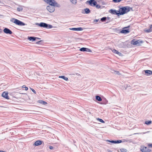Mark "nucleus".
Masks as SVG:
<instances>
[{
  "label": "nucleus",
  "mask_w": 152,
  "mask_h": 152,
  "mask_svg": "<svg viewBox=\"0 0 152 152\" xmlns=\"http://www.w3.org/2000/svg\"><path fill=\"white\" fill-rule=\"evenodd\" d=\"M131 8L128 6L120 8L118 10L119 15H123L130 11Z\"/></svg>",
  "instance_id": "nucleus-1"
},
{
  "label": "nucleus",
  "mask_w": 152,
  "mask_h": 152,
  "mask_svg": "<svg viewBox=\"0 0 152 152\" xmlns=\"http://www.w3.org/2000/svg\"><path fill=\"white\" fill-rule=\"evenodd\" d=\"M35 24L40 27L47 28H51L53 27V26L52 25L48 24L46 23L43 22H41L40 23H36Z\"/></svg>",
  "instance_id": "nucleus-2"
},
{
  "label": "nucleus",
  "mask_w": 152,
  "mask_h": 152,
  "mask_svg": "<svg viewBox=\"0 0 152 152\" xmlns=\"http://www.w3.org/2000/svg\"><path fill=\"white\" fill-rule=\"evenodd\" d=\"M10 21L11 22L20 26H23L26 25L23 22L14 18H11Z\"/></svg>",
  "instance_id": "nucleus-3"
},
{
  "label": "nucleus",
  "mask_w": 152,
  "mask_h": 152,
  "mask_svg": "<svg viewBox=\"0 0 152 152\" xmlns=\"http://www.w3.org/2000/svg\"><path fill=\"white\" fill-rule=\"evenodd\" d=\"M45 2L53 6L60 7V5L58 4L54 0H44Z\"/></svg>",
  "instance_id": "nucleus-4"
},
{
  "label": "nucleus",
  "mask_w": 152,
  "mask_h": 152,
  "mask_svg": "<svg viewBox=\"0 0 152 152\" xmlns=\"http://www.w3.org/2000/svg\"><path fill=\"white\" fill-rule=\"evenodd\" d=\"M140 150L142 152H149L150 151L146 147H145L144 145L141 146Z\"/></svg>",
  "instance_id": "nucleus-5"
},
{
  "label": "nucleus",
  "mask_w": 152,
  "mask_h": 152,
  "mask_svg": "<svg viewBox=\"0 0 152 152\" xmlns=\"http://www.w3.org/2000/svg\"><path fill=\"white\" fill-rule=\"evenodd\" d=\"M47 9L50 12H53L55 10L54 6H48L47 7Z\"/></svg>",
  "instance_id": "nucleus-6"
},
{
  "label": "nucleus",
  "mask_w": 152,
  "mask_h": 152,
  "mask_svg": "<svg viewBox=\"0 0 152 152\" xmlns=\"http://www.w3.org/2000/svg\"><path fill=\"white\" fill-rule=\"evenodd\" d=\"M109 12L111 14L115 15L118 16H120L119 14V12L118 10L116 11L113 10V9H111L109 10Z\"/></svg>",
  "instance_id": "nucleus-7"
},
{
  "label": "nucleus",
  "mask_w": 152,
  "mask_h": 152,
  "mask_svg": "<svg viewBox=\"0 0 152 152\" xmlns=\"http://www.w3.org/2000/svg\"><path fill=\"white\" fill-rule=\"evenodd\" d=\"M129 27H130L129 26H128L127 27H125L122 30L120 31V32L121 33L124 34H126L129 33V29H124L127 28H129Z\"/></svg>",
  "instance_id": "nucleus-8"
},
{
  "label": "nucleus",
  "mask_w": 152,
  "mask_h": 152,
  "mask_svg": "<svg viewBox=\"0 0 152 152\" xmlns=\"http://www.w3.org/2000/svg\"><path fill=\"white\" fill-rule=\"evenodd\" d=\"M87 2H88L90 5L95 6L97 4L96 2L94 0H90L88 1Z\"/></svg>",
  "instance_id": "nucleus-9"
},
{
  "label": "nucleus",
  "mask_w": 152,
  "mask_h": 152,
  "mask_svg": "<svg viewBox=\"0 0 152 152\" xmlns=\"http://www.w3.org/2000/svg\"><path fill=\"white\" fill-rule=\"evenodd\" d=\"M80 51H86L87 52H92L91 50L88 48H82L80 49Z\"/></svg>",
  "instance_id": "nucleus-10"
},
{
  "label": "nucleus",
  "mask_w": 152,
  "mask_h": 152,
  "mask_svg": "<svg viewBox=\"0 0 152 152\" xmlns=\"http://www.w3.org/2000/svg\"><path fill=\"white\" fill-rule=\"evenodd\" d=\"M3 31L5 33L7 34H11L12 33V31L10 29L7 28H5L4 29Z\"/></svg>",
  "instance_id": "nucleus-11"
},
{
  "label": "nucleus",
  "mask_w": 152,
  "mask_h": 152,
  "mask_svg": "<svg viewBox=\"0 0 152 152\" xmlns=\"http://www.w3.org/2000/svg\"><path fill=\"white\" fill-rule=\"evenodd\" d=\"M2 96L5 99H9V98L8 96V93L4 92L2 94Z\"/></svg>",
  "instance_id": "nucleus-12"
},
{
  "label": "nucleus",
  "mask_w": 152,
  "mask_h": 152,
  "mask_svg": "<svg viewBox=\"0 0 152 152\" xmlns=\"http://www.w3.org/2000/svg\"><path fill=\"white\" fill-rule=\"evenodd\" d=\"M132 43L133 44V45H137L140 43H142L143 42V41H140L139 40H137L136 41H134V40H133L132 41Z\"/></svg>",
  "instance_id": "nucleus-13"
},
{
  "label": "nucleus",
  "mask_w": 152,
  "mask_h": 152,
  "mask_svg": "<svg viewBox=\"0 0 152 152\" xmlns=\"http://www.w3.org/2000/svg\"><path fill=\"white\" fill-rule=\"evenodd\" d=\"M40 39L37 37H28V39L30 41H33L36 40V39Z\"/></svg>",
  "instance_id": "nucleus-14"
},
{
  "label": "nucleus",
  "mask_w": 152,
  "mask_h": 152,
  "mask_svg": "<svg viewBox=\"0 0 152 152\" xmlns=\"http://www.w3.org/2000/svg\"><path fill=\"white\" fill-rule=\"evenodd\" d=\"M145 75L147 76H149L152 75V71L150 70H144Z\"/></svg>",
  "instance_id": "nucleus-15"
},
{
  "label": "nucleus",
  "mask_w": 152,
  "mask_h": 152,
  "mask_svg": "<svg viewBox=\"0 0 152 152\" xmlns=\"http://www.w3.org/2000/svg\"><path fill=\"white\" fill-rule=\"evenodd\" d=\"M69 29L70 30L75 31H82L83 30V29L81 27L78 28H70Z\"/></svg>",
  "instance_id": "nucleus-16"
},
{
  "label": "nucleus",
  "mask_w": 152,
  "mask_h": 152,
  "mask_svg": "<svg viewBox=\"0 0 152 152\" xmlns=\"http://www.w3.org/2000/svg\"><path fill=\"white\" fill-rule=\"evenodd\" d=\"M42 142L43 141H42L37 140L35 142L34 145L36 146H38L42 144Z\"/></svg>",
  "instance_id": "nucleus-17"
},
{
  "label": "nucleus",
  "mask_w": 152,
  "mask_h": 152,
  "mask_svg": "<svg viewBox=\"0 0 152 152\" xmlns=\"http://www.w3.org/2000/svg\"><path fill=\"white\" fill-rule=\"evenodd\" d=\"M112 51L114 53L117 54L119 56H120L121 54V53L118 52L117 50H116L114 49Z\"/></svg>",
  "instance_id": "nucleus-18"
},
{
  "label": "nucleus",
  "mask_w": 152,
  "mask_h": 152,
  "mask_svg": "<svg viewBox=\"0 0 152 152\" xmlns=\"http://www.w3.org/2000/svg\"><path fill=\"white\" fill-rule=\"evenodd\" d=\"M85 13L86 14H88L90 12V11L88 8H86L84 9Z\"/></svg>",
  "instance_id": "nucleus-19"
},
{
  "label": "nucleus",
  "mask_w": 152,
  "mask_h": 152,
  "mask_svg": "<svg viewBox=\"0 0 152 152\" xmlns=\"http://www.w3.org/2000/svg\"><path fill=\"white\" fill-rule=\"evenodd\" d=\"M107 18L108 19H109L110 18L109 17H107V18H106L105 17H103L101 18V20L102 22L105 21H106V20Z\"/></svg>",
  "instance_id": "nucleus-20"
},
{
  "label": "nucleus",
  "mask_w": 152,
  "mask_h": 152,
  "mask_svg": "<svg viewBox=\"0 0 152 152\" xmlns=\"http://www.w3.org/2000/svg\"><path fill=\"white\" fill-rule=\"evenodd\" d=\"M96 99L97 100L99 101H101L102 100V99L101 97L98 96H96Z\"/></svg>",
  "instance_id": "nucleus-21"
},
{
  "label": "nucleus",
  "mask_w": 152,
  "mask_h": 152,
  "mask_svg": "<svg viewBox=\"0 0 152 152\" xmlns=\"http://www.w3.org/2000/svg\"><path fill=\"white\" fill-rule=\"evenodd\" d=\"M59 78H62L64 80H68V78L66 77H65L64 76H59Z\"/></svg>",
  "instance_id": "nucleus-22"
},
{
  "label": "nucleus",
  "mask_w": 152,
  "mask_h": 152,
  "mask_svg": "<svg viewBox=\"0 0 152 152\" xmlns=\"http://www.w3.org/2000/svg\"><path fill=\"white\" fill-rule=\"evenodd\" d=\"M144 31H145V32L147 33H149L151 32L152 31V30H151V29L150 28L148 29L144 30Z\"/></svg>",
  "instance_id": "nucleus-23"
},
{
  "label": "nucleus",
  "mask_w": 152,
  "mask_h": 152,
  "mask_svg": "<svg viewBox=\"0 0 152 152\" xmlns=\"http://www.w3.org/2000/svg\"><path fill=\"white\" fill-rule=\"evenodd\" d=\"M39 101L40 103L42 104H43L45 105L47 104V102L44 101L42 100H39Z\"/></svg>",
  "instance_id": "nucleus-24"
},
{
  "label": "nucleus",
  "mask_w": 152,
  "mask_h": 152,
  "mask_svg": "<svg viewBox=\"0 0 152 152\" xmlns=\"http://www.w3.org/2000/svg\"><path fill=\"white\" fill-rule=\"evenodd\" d=\"M120 150L121 152H126L127 151L126 149L123 148L120 149Z\"/></svg>",
  "instance_id": "nucleus-25"
},
{
  "label": "nucleus",
  "mask_w": 152,
  "mask_h": 152,
  "mask_svg": "<svg viewBox=\"0 0 152 152\" xmlns=\"http://www.w3.org/2000/svg\"><path fill=\"white\" fill-rule=\"evenodd\" d=\"M151 123V121H146L145 122V124L147 125L150 124Z\"/></svg>",
  "instance_id": "nucleus-26"
},
{
  "label": "nucleus",
  "mask_w": 152,
  "mask_h": 152,
  "mask_svg": "<svg viewBox=\"0 0 152 152\" xmlns=\"http://www.w3.org/2000/svg\"><path fill=\"white\" fill-rule=\"evenodd\" d=\"M70 1L74 4H76L77 3V0H70Z\"/></svg>",
  "instance_id": "nucleus-27"
},
{
  "label": "nucleus",
  "mask_w": 152,
  "mask_h": 152,
  "mask_svg": "<svg viewBox=\"0 0 152 152\" xmlns=\"http://www.w3.org/2000/svg\"><path fill=\"white\" fill-rule=\"evenodd\" d=\"M97 120L98 121H99L100 122L102 123H104L105 122L103 120H102V119H100V118H98L97 119Z\"/></svg>",
  "instance_id": "nucleus-28"
},
{
  "label": "nucleus",
  "mask_w": 152,
  "mask_h": 152,
  "mask_svg": "<svg viewBox=\"0 0 152 152\" xmlns=\"http://www.w3.org/2000/svg\"><path fill=\"white\" fill-rule=\"evenodd\" d=\"M122 0H113V2L115 3L119 2L122 1Z\"/></svg>",
  "instance_id": "nucleus-29"
},
{
  "label": "nucleus",
  "mask_w": 152,
  "mask_h": 152,
  "mask_svg": "<svg viewBox=\"0 0 152 152\" xmlns=\"http://www.w3.org/2000/svg\"><path fill=\"white\" fill-rule=\"evenodd\" d=\"M23 10V8L21 7H19L17 8V10L18 11H21Z\"/></svg>",
  "instance_id": "nucleus-30"
},
{
  "label": "nucleus",
  "mask_w": 152,
  "mask_h": 152,
  "mask_svg": "<svg viewBox=\"0 0 152 152\" xmlns=\"http://www.w3.org/2000/svg\"><path fill=\"white\" fill-rule=\"evenodd\" d=\"M107 141L108 142H110L111 143H115V140H107Z\"/></svg>",
  "instance_id": "nucleus-31"
},
{
  "label": "nucleus",
  "mask_w": 152,
  "mask_h": 152,
  "mask_svg": "<svg viewBox=\"0 0 152 152\" xmlns=\"http://www.w3.org/2000/svg\"><path fill=\"white\" fill-rule=\"evenodd\" d=\"M95 6H96V8L98 9L100 8H101V6H100V5L99 4H96V5Z\"/></svg>",
  "instance_id": "nucleus-32"
},
{
  "label": "nucleus",
  "mask_w": 152,
  "mask_h": 152,
  "mask_svg": "<svg viewBox=\"0 0 152 152\" xmlns=\"http://www.w3.org/2000/svg\"><path fill=\"white\" fill-rule=\"evenodd\" d=\"M121 140H117L115 141V143H119L122 142Z\"/></svg>",
  "instance_id": "nucleus-33"
},
{
  "label": "nucleus",
  "mask_w": 152,
  "mask_h": 152,
  "mask_svg": "<svg viewBox=\"0 0 152 152\" xmlns=\"http://www.w3.org/2000/svg\"><path fill=\"white\" fill-rule=\"evenodd\" d=\"M22 87L23 88H25V90H27L28 89V88L27 87H26V86H25V85H23L22 86Z\"/></svg>",
  "instance_id": "nucleus-34"
},
{
  "label": "nucleus",
  "mask_w": 152,
  "mask_h": 152,
  "mask_svg": "<svg viewBox=\"0 0 152 152\" xmlns=\"http://www.w3.org/2000/svg\"><path fill=\"white\" fill-rule=\"evenodd\" d=\"M115 72L116 73V74H117L118 75H120V73L118 71H115Z\"/></svg>",
  "instance_id": "nucleus-35"
},
{
  "label": "nucleus",
  "mask_w": 152,
  "mask_h": 152,
  "mask_svg": "<svg viewBox=\"0 0 152 152\" xmlns=\"http://www.w3.org/2000/svg\"><path fill=\"white\" fill-rule=\"evenodd\" d=\"M49 149H53V147L52 146H49Z\"/></svg>",
  "instance_id": "nucleus-36"
},
{
  "label": "nucleus",
  "mask_w": 152,
  "mask_h": 152,
  "mask_svg": "<svg viewBox=\"0 0 152 152\" xmlns=\"http://www.w3.org/2000/svg\"><path fill=\"white\" fill-rule=\"evenodd\" d=\"M31 90H32V91L34 93V94H36V92L33 89V88H31Z\"/></svg>",
  "instance_id": "nucleus-37"
},
{
  "label": "nucleus",
  "mask_w": 152,
  "mask_h": 152,
  "mask_svg": "<svg viewBox=\"0 0 152 152\" xmlns=\"http://www.w3.org/2000/svg\"><path fill=\"white\" fill-rule=\"evenodd\" d=\"M42 42V41H41V40L39 41L38 42H37V44H39V42Z\"/></svg>",
  "instance_id": "nucleus-38"
},
{
  "label": "nucleus",
  "mask_w": 152,
  "mask_h": 152,
  "mask_svg": "<svg viewBox=\"0 0 152 152\" xmlns=\"http://www.w3.org/2000/svg\"><path fill=\"white\" fill-rule=\"evenodd\" d=\"M149 147H152V144H150L148 145Z\"/></svg>",
  "instance_id": "nucleus-39"
},
{
  "label": "nucleus",
  "mask_w": 152,
  "mask_h": 152,
  "mask_svg": "<svg viewBox=\"0 0 152 152\" xmlns=\"http://www.w3.org/2000/svg\"><path fill=\"white\" fill-rule=\"evenodd\" d=\"M149 132V131H148V132H143V133H142V134H145V133H148Z\"/></svg>",
  "instance_id": "nucleus-40"
},
{
  "label": "nucleus",
  "mask_w": 152,
  "mask_h": 152,
  "mask_svg": "<svg viewBox=\"0 0 152 152\" xmlns=\"http://www.w3.org/2000/svg\"><path fill=\"white\" fill-rule=\"evenodd\" d=\"M2 30L0 28V33L2 32Z\"/></svg>",
  "instance_id": "nucleus-41"
},
{
  "label": "nucleus",
  "mask_w": 152,
  "mask_h": 152,
  "mask_svg": "<svg viewBox=\"0 0 152 152\" xmlns=\"http://www.w3.org/2000/svg\"><path fill=\"white\" fill-rule=\"evenodd\" d=\"M98 21H99V20H97V19H96V20H94V21H95V22H98Z\"/></svg>",
  "instance_id": "nucleus-42"
},
{
  "label": "nucleus",
  "mask_w": 152,
  "mask_h": 152,
  "mask_svg": "<svg viewBox=\"0 0 152 152\" xmlns=\"http://www.w3.org/2000/svg\"><path fill=\"white\" fill-rule=\"evenodd\" d=\"M150 28L152 30V24L150 26Z\"/></svg>",
  "instance_id": "nucleus-43"
},
{
  "label": "nucleus",
  "mask_w": 152,
  "mask_h": 152,
  "mask_svg": "<svg viewBox=\"0 0 152 152\" xmlns=\"http://www.w3.org/2000/svg\"><path fill=\"white\" fill-rule=\"evenodd\" d=\"M0 152H4L2 151H0Z\"/></svg>",
  "instance_id": "nucleus-44"
}]
</instances>
